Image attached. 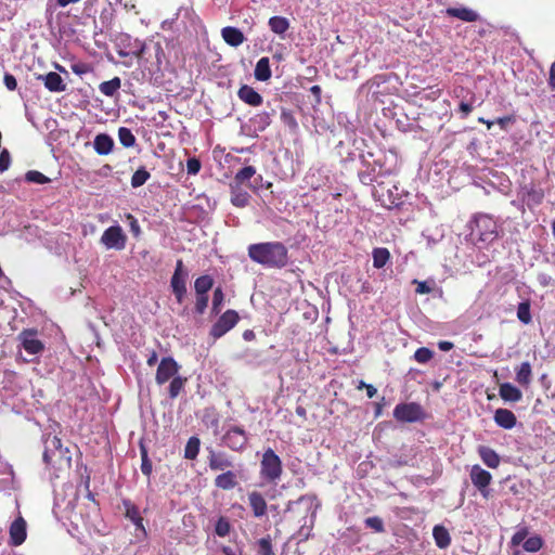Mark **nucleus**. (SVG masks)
Returning <instances> with one entry per match:
<instances>
[{"instance_id": "obj_1", "label": "nucleus", "mask_w": 555, "mask_h": 555, "mask_svg": "<svg viewBox=\"0 0 555 555\" xmlns=\"http://www.w3.org/2000/svg\"><path fill=\"white\" fill-rule=\"evenodd\" d=\"M251 261L269 269H283L288 264V249L279 241L250 244L247 248Z\"/></svg>"}, {"instance_id": "obj_2", "label": "nucleus", "mask_w": 555, "mask_h": 555, "mask_svg": "<svg viewBox=\"0 0 555 555\" xmlns=\"http://www.w3.org/2000/svg\"><path fill=\"white\" fill-rule=\"evenodd\" d=\"M43 462L52 467H63L70 465V452L63 448L62 440L57 436L48 434L44 439Z\"/></svg>"}, {"instance_id": "obj_3", "label": "nucleus", "mask_w": 555, "mask_h": 555, "mask_svg": "<svg viewBox=\"0 0 555 555\" xmlns=\"http://www.w3.org/2000/svg\"><path fill=\"white\" fill-rule=\"evenodd\" d=\"M283 465L280 456L271 449H267L260 460V477L267 482L275 483L282 476Z\"/></svg>"}, {"instance_id": "obj_4", "label": "nucleus", "mask_w": 555, "mask_h": 555, "mask_svg": "<svg viewBox=\"0 0 555 555\" xmlns=\"http://www.w3.org/2000/svg\"><path fill=\"white\" fill-rule=\"evenodd\" d=\"M393 417L401 423H415L425 418V412L417 402L399 403L393 409Z\"/></svg>"}, {"instance_id": "obj_5", "label": "nucleus", "mask_w": 555, "mask_h": 555, "mask_svg": "<svg viewBox=\"0 0 555 555\" xmlns=\"http://www.w3.org/2000/svg\"><path fill=\"white\" fill-rule=\"evenodd\" d=\"M240 321L238 313L233 309L224 311L210 328V336L218 339L232 330Z\"/></svg>"}, {"instance_id": "obj_6", "label": "nucleus", "mask_w": 555, "mask_h": 555, "mask_svg": "<svg viewBox=\"0 0 555 555\" xmlns=\"http://www.w3.org/2000/svg\"><path fill=\"white\" fill-rule=\"evenodd\" d=\"M475 231L479 241L485 243H491L498 236L496 222L488 215H479L476 217Z\"/></svg>"}, {"instance_id": "obj_7", "label": "nucleus", "mask_w": 555, "mask_h": 555, "mask_svg": "<svg viewBox=\"0 0 555 555\" xmlns=\"http://www.w3.org/2000/svg\"><path fill=\"white\" fill-rule=\"evenodd\" d=\"M186 274L182 259H178L170 280V286L178 304H182L186 295Z\"/></svg>"}, {"instance_id": "obj_8", "label": "nucleus", "mask_w": 555, "mask_h": 555, "mask_svg": "<svg viewBox=\"0 0 555 555\" xmlns=\"http://www.w3.org/2000/svg\"><path fill=\"white\" fill-rule=\"evenodd\" d=\"M180 365L172 357H165L160 360L156 374H155V382L157 385L162 386L166 384L167 382L175 378L177 375H179Z\"/></svg>"}, {"instance_id": "obj_9", "label": "nucleus", "mask_w": 555, "mask_h": 555, "mask_svg": "<svg viewBox=\"0 0 555 555\" xmlns=\"http://www.w3.org/2000/svg\"><path fill=\"white\" fill-rule=\"evenodd\" d=\"M127 242V236L124 233L121 227L119 225H112L107 228L102 236H101V243L106 248H114L117 250H121L125 248Z\"/></svg>"}, {"instance_id": "obj_10", "label": "nucleus", "mask_w": 555, "mask_h": 555, "mask_svg": "<svg viewBox=\"0 0 555 555\" xmlns=\"http://www.w3.org/2000/svg\"><path fill=\"white\" fill-rule=\"evenodd\" d=\"M469 477L473 485L479 490L480 494L485 499H488L490 495L489 485L492 481V475L480 465L476 464L472 466Z\"/></svg>"}, {"instance_id": "obj_11", "label": "nucleus", "mask_w": 555, "mask_h": 555, "mask_svg": "<svg viewBox=\"0 0 555 555\" xmlns=\"http://www.w3.org/2000/svg\"><path fill=\"white\" fill-rule=\"evenodd\" d=\"M22 347L29 354H38L43 351V343L37 338V330L26 328L18 334Z\"/></svg>"}, {"instance_id": "obj_12", "label": "nucleus", "mask_w": 555, "mask_h": 555, "mask_svg": "<svg viewBox=\"0 0 555 555\" xmlns=\"http://www.w3.org/2000/svg\"><path fill=\"white\" fill-rule=\"evenodd\" d=\"M222 439L224 444L233 451H242L248 441L245 430L240 426L231 427Z\"/></svg>"}, {"instance_id": "obj_13", "label": "nucleus", "mask_w": 555, "mask_h": 555, "mask_svg": "<svg viewBox=\"0 0 555 555\" xmlns=\"http://www.w3.org/2000/svg\"><path fill=\"white\" fill-rule=\"evenodd\" d=\"M10 534V545L11 546H20L22 545L27 538V524L26 520L18 516L9 528Z\"/></svg>"}, {"instance_id": "obj_14", "label": "nucleus", "mask_w": 555, "mask_h": 555, "mask_svg": "<svg viewBox=\"0 0 555 555\" xmlns=\"http://www.w3.org/2000/svg\"><path fill=\"white\" fill-rule=\"evenodd\" d=\"M208 466L211 470H228L233 467L230 456L220 451L209 450Z\"/></svg>"}, {"instance_id": "obj_15", "label": "nucleus", "mask_w": 555, "mask_h": 555, "mask_svg": "<svg viewBox=\"0 0 555 555\" xmlns=\"http://www.w3.org/2000/svg\"><path fill=\"white\" fill-rule=\"evenodd\" d=\"M247 496H248V505L251 508L254 517H256V518L263 517L267 514L268 504H267V501H266L264 496L262 495V493L254 490V491H250Z\"/></svg>"}, {"instance_id": "obj_16", "label": "nucleus", "mask_w": 555, "mask_h": 555, "mask_svg": "<svg viewBox=\"0 0 555 555\" xmlns=\"http://www.w3.org/2000/svg\"><path fill=\"white\" fill-rule=\"evenodd\" d=\"M38 80H41L44 87L50 92H63L66 90V83L63 78L55 72H50L46 75H39Z\"/></svg>"}, {"instance_id": "obj_17", "label": "nucleus", "mask_w": 555, "mask_h": 555, "mask_svg": "<svg viewBox=\"0 0 555 555\" xmlns=\"http://www.w3.org/2000/svg\"><path fill=\"white\" fill-rule=\"evenodd\" d=\"M237 96L244 103L250 106H259L263 102L262 95L248 85H242L237 91Z\"/></svg>"}, {"instance_id": "obj_18", "label": "nucleus", "mask_w": 555, "mask_h": 555, "mask_svg": "<svg viewBox=\"0 0 555 555\" xmlns=\"http://www.w3.org/2000/svg\"><path fill=\"white\" fill-rule=\"evenodd\" d=\"M214 483L218 489L225 491L232 490L238 485L237 474L228 469L216 476Z\"/></svg>"}, {"instance_id": "obj_19", "label": "nucleus", "mask_w": 555, "mask_h": 555, "mask_svg": "<svg viewBox=\"0 0 555 555\" xmlns=\"http://www.w3.org/2000/svg\"><path fill=\"white\" fill-rule=\"evenodd\" d=\"M222 39L231 47H238L245 41L244 34L236 27L227 26L221 29Z\"/></svg>"}, {"instance_id": "obj_20", "label": "nucleus", "mask_w": 555, "mask_h": 555, "mask_svg": "<svg viewBox=\"0 0 555 555\" xmlns=\"http://www.w3.org/2000/svg\"><path fill=\"white\" fill-rule=\"evenodd\" d=\"M93 147L99 155H107L114 149V140L106 133H99L94 138Z\"/></svg>"}, {"instance_id": "obj_21", "label": "nucleus", "mask_w": 555, "mask_h": 555, "mask_svg": "<svg viewBox=\"0 0 555 555\" xmlns=\"http://www.w3.org/2000/svg\"><path fill=\"white\" fill-rule=\"evenodd\" d=\"M494 422L504 429H512L516 425L515 414L507 409H498L494 413Z\"/></svg>"}, {"instance_id": "obj_22", "label": "nucleus", "mask_w": 555, "mask_h": 555, "mask_svg": "<svg viewBox=\"0 0 555 555\" xmlns=\"http://www.w3.org/2000/svg\"><path fill=\"white\" fill-rule=\"evenodd\" d=\"M447 15L451 17H456L463 22H476L479 20V15L477 12L473 11L468 8H448L446 10Z\"/></svg>"}, {"instance_id": "obj_23", "label": "nucleus", "mask_w": 555, "mask_h": 555, "mask_svg": "<svg viewBox=\"0 0 555 555\" xmlns=\"http://www.w3.org/2000/svg\"><path fill=\"white\" fill-rule=\"evenodd\" d=\"M499 395L504 401L518 402L522 398V392L511 383L500 385Z\"/></svg>"}, {"instance_id": "obj_24", "label": "nucleus", "mask_w": 555, "mask_h": 555, "mask_svg": "<svg viewBox=\"0 0 555 555\" xmlns=\"http://www.w3.org/2000/svg\"><path fill=\"white\" fill-rule=\"evenodd\" d=\"M124 506H125V516L135 525L137 529H140L145 533V528L143 526V518L140 515L139 508L133 503H131L129 500L124 501Z\"/></svg>"}, {"instance_id": "obj_25", "label": "nucleus", "mask_w": 555, "mask_h": 555, "mask_svg": "<svg viewBox=\"0 0 555 555\" xmlns=\"http://www.w3.org/2000/svg\"><path fill=\"white\" fill-rule=\"evenodd\" d=\"M516 372V382L527 388L529 387V385L531 384V380H532V367H531V364L526 361V362H522L518 367H516L515 370Z\"/></svg>"}, {"instance_id": "obj_26", "label": "nucleus", "mask_w": 555, "mask_h": 555, "mask_svg": "<svg viewBox=\"0 0 555 555\" xmlns=\"http://www.w3.org/2000/svg\"><path fill=\"white\" fill-rule=\"evenodd\" d=\"M478 454L488 467L496 468L500 465V456L493 449L480 446L478 448Z\"/></svg>"}, {"instance_id": "obj_27", "label": "nucleus", "mask_w": 555, "mask_h": 555, "mask_svg": "<svg viewBox=\"0 0 555 555\" xmlns=\"http://www.w3.org/2000/svg\"><path fill=\"white\" fill-rule=\"evenodd\" d=\"M433 537L436 545L441 550L449 547L451 544L450 533L447 528L441 525H436L434 527Z\"/></svg>"}, {"instance_id": "obj_28", "label": "nucleus", "mask_w": 555, "mask_h": 555, "mask_svg": "<svg viewBox=\"0 0 555 555\" xmlns=\"http://www.w3.org/2000/svg\"><path fill=\"white\" fill-rule=\"evenodd\" d=\"M255 78L259 81H267L271 78V68H270V61L269 57L263 56L258 60L256 63L255 72H254Z\"/></svg>"}, {"instance_id": "obj_29", "label": "nucleus", "mask_w": 555, "mask_h": 555, "mask_svg": "<svg viewBox=\"0 0 555 555\" xmlns=\"http://www.w3.org/2000/svg\"><path fill=\"white\" fill-rule=\"evenodd\" d=\"M231 203L233 206L243 208L246 207L249 203L250 195L241 190L240 186L231 184Z\"/></svg>"}, {"instance_id": "obj_30", "label": "nucleus", "mask_w": 555, "mask_h": 555, "mask_svg": "<svg viewBox=\"0 0 555 555\" xmlns=\"http://www.w3.org/2000/svg\"><path fill=\"white\" fill-rule=\"evenodd\" d=\"M274 111L272 113H269V112H260V113H257L254 117L250 118V124L254 126V128L257 130V131H264L271 124L272 119V115H273Z\"/></svg>"}, {"instance_id": "obj_31", "label": "nucleus", "mask_w": 555, "mask_h": 555, "mask_svg": "<svg viewBox=\"0 0 555 555\" xmlns=\"http://www.w3.org/2000/svg\"><path fill=\"white\" fill-rule=\"evenodd\" d=\"M268 25L274 34L283 36L289 28V22L284 16H272L269 18Z\"/></svg>"}, {"instance_id": "obj_32", "label": "nucleus", "mask_w": 555, "mask_h": 555, "mask_svg": "<svg viewBox=\"0 0 555 555\" xmlns=\"http://www.w3.org/2000/svg\"><path fill=\"white\" fill-rule=\"evenodd\" d=\"M121 87V80L119 77H114L111 80L103 81L99 85V90L106 96H114Z\"/></svg>"}, {"instance_id": "obj_33", "label": "nucleus", "mask_w": 555, "mask_h": 555, "mask_svg": "<svg viewBox=\"0 0 555 555\" xmlns=\"http://www.w3.org/2000/svg\"><path fill=\"white\" fill-rule=\"evenodd\" d=\"M188 383V378L181 375H177L170 380L168 387V395L170 399H176L183 390Z\"/></svg>"}, {"instance_id": "obj_34", "label": "nucleus", "mask_w": 555, "mask_h": 555, "mask_svg": "<svg viewBox=\"0 0 555 555\" xmlns=\"http://www.w3.org/2000/svg\"><path fill=\"white\" fill-rule=\"evenodd\" d=\"M373 267L376 269H382L386 266V263L390 259V253L385 247H377L373 249Z\"/></svg>"}, {"instance_id": "obj_35", "label": "nucleus", "mask_w": 555, "mask_h": 555, "mask_svg": "<svg viewBox=\"0 0 555 555\" xmlns=\"http://www.w3.org/2000/svg\"><path fill=\"white\" fill-rule=\"evenodd\" d=\"M214 286V279L210 275H201L194 282L195 294H208Z\"/></svg>"}, {"instance_id": "obj_36", "label": "nucleus", "mask_w": 555, "mask_h": 555, "mask_svg": "<svg viewBox=\"0 0 555 555\" xmlns=\"http://www.w3.org/2000/svg\"><path fill=\"white\" fill-rule=\"evenodd\" d=\"M256 173V169L253 166H245L241 170H238L233 179V184L241 186L243 184H246L250 178H253Z\"/></svg>"}, {"instance_id": "obj_37", "label": "nucleus", "mask_w": 555, "mask_h": 555, "mask_svg": "<svg viewBox=\"0 0 555 555\" xmlns=\"http://www.w3.org/2000/svg\"><path fill=\"white\" fill-rule=\"evenodd\" d=\"M317 501H318V498L313 493L302 494L295 501H288V503L286 504L285 512H292L293 506L295 504H305L307 506V509H310V508H312V506L314 505V503Z\"/></svg>"}, {"instance_id": "obj_38", "label": "nucleus", "mask_w": 555, "mask_h": 555, "mask_svg": "<svg viewBox=\"0 0 555 555\" xmlns=\"http://www.w3.org/2000/svg\"><path fill=\"white\" fill-rule=\"evenodd\" d=\"M201 440L193 436L191 437L184 449V457L188 460H195L199 453Z\"/></svg>"}, {"instance_id": "obj_39", "label": "nucleus", "mask_w": 555, "mask_h": 555, "mask_svg": "<svg viewBox=\"0 0 555 555\" xmlns=\"http://www.w3.org/2000/svg\"><path fill=\"white\" fill-rule=\"evenodd\" d=\"M530 308L529 300L521 301L517 307V318L524 324H529L532 321Z\"/></svg>"}, {"instance_id": "obj_40", "label": "nucleus", "mask_w": 555, "mask_h": 555, "mask_svg": "<svg viewBox=\"0 0 555 555\" xmlns=\"http://www.w3.org/2000/svg\"><path fill=\"white\" fill-rule=\"evenodd\" d=\"M118 139L122 146L132 147L135 144V137L129 128L120 127L118 129Z\"/></svg>"}, {"instance_id": "obj_41", "label": "nucleus", "mask_w": 555, "mask_h": 555, "mask_svg": "<svg viewBox=\"0 0 555 555\" xmlns=\"http://www.w3.org/2000/svg\"><path fill=\"white\" fill-rule=\"evenodd\" d=\"M150 172L144 167L139 168L131 177V186H142L150 179Z\"/></svg>"}, {"instance_id": "obj_42", "label": "nucleus", "mask_w": 555, "mask_h": 555, "mask_svg": "<svg viewBox=\"0 0 555 555\" xmlns=\"http://www.w3.org/2000/svg\"><path fill=\"white\" fill-rule=\"evenodd\" d=\"M543 546V540L540 535H533L528 539L522 544L525 551L530 553H535L540 551Z\"/></svg>"}, {"instance_id": "obj_43", "label": "nucleus", "mask_w": 555, "mask_h": 555, "mask_svg": "<svg viewBox=\"0 0 555 555\" xmlns=\"http://www.w3.org/2000/svg\"><path fill=\"white\" fill-rule=\"evenodd\" d=\"M257 546V555H274L270 535L259 539Z\"/></svg>"}, {"instance_id": "obj_44", "label": "nucleus", "mask_w": 555, "mask_h": 555, "mask_svg": "<svg viewBox=\"0 0 555 555\" xmlns=\"http://www.w3.org/2000/svg\"><path fill=\"white\" fill-rule=\"evenodd\" d=\"M231 531V524L224 516H220L215 526V532L218 537L224 538L229 535Z\"/></svg>"}, {"instance_id": "obj_45", "label": "nucleus", "mask_w": 555, "mask_h": 555, "mask_svg": "<svg viewBox=\"0 0 555 555\" xmlns=\"http://www.w3.org/2000/svg\"><path fill=\"white\" fill-rule=\"evenodd\" d=\"M25 180L27 182L37 183V184H46L50 182V178L44 176L42 172L37 170H29L25 175Z\"/></svg>"}, {"instance_id": "obj_46", "label": "nucleus", "mask_w": 555, "mask_h": 555, "mask_svg": "<svg viewBox=\"0 0 555 555\" xmlns=\"http://www.w3.org/2000/svg\"><path fill=\"white\" fill-rule=\"evenodd\" d=\"M434 357V351L427 347H421L414 352V359L416 362L425 364L429 362Z\"/></svg>"}, {"instance_id": "obj_47", "label": "nucleus", "mask_w": 555, "mask_h": 555, "mask_svg": "<svg viewBox=\"0 0 555 555\" xmlns=\"http://www.w3.org/2000/svg\"><path fill=\"white\" fill-rule=\"evenodd\" d=\"M153 470L152 462L149 459L146 449L141 446V472L146 477H150Z\"/></svg>"}, {"instance_id": "obj_48", "label": "nucleus", "mask_w": 555, "mask_h": 555, "mask_svg": "<svg viewBox=\"0 0 555 555\" xmlns=\"http://www.w3.org/2000/svg\"><path fill=\"white\" fill-rule=\"evenodd\" d=\"M223 301H224L223 291L221 287H217L214 291L212 309H211L215 314H218L220 312V308H221Z\"/></svg>"}, {"instance_id": "obj_49", "label": "nucleus", "mask_w": 555, "mask_h": 555, "mask_svg": "<svg viewBox=\"0 0 555 555\" xmlns=\"http://www.w3.org/2000/svg\"><path fill=\"white\" fill-rule=\"evenodd\" d=\"M364 524L367 528L373 529L377 533L383 532L385 530L384 521L378 516L367 517L364 520Z\"/></svg>"}, {"instance_id": "obj_50", "label": "nucleus", "mask_w": 555, "mask_h": 555, "mask_svg": "<svg viewBox=\"0 0 555 555\" xmlns=\"http://www.w3.org/2000/svg\"><path fill=\"white\" fill-rule=\"evenodd\" d=\"M281 120H282V122L285 126H287L291 129H296L297 126H298L295 116L288 109H282V112H281Z\"/></svg>"}, {"instance_id": "obj_51", "label": "nucleus", "mask_w": 555, "mask_h": 555, "mask_svg": "<svg viewBox=\"0 0 555 555\" xmlns=\"http://www.w3.org/2000/svg\"><path fill=\"white\" fill-rule=\"evenodd\" d=\"M208 294L202 295L196 294V301H195V311L198 314H203L208 306Z\"/></svg>"}, {"instance_id": "obj_52", "label": "nucleus", "mask_w": 555, "mask_h": 555, "mask_svg": "<svg viewBox=\"0 0 555 555\" xmlns=\"http://www.w3.org/2000/svg\"><path fill=\"white\" fill-rule=\"evenodd\" d=\"M202 168V164L198 158L191 157L186 160V171L189 175H197Z\"/></svg>"}, {"instance_id": "obj_53", "label": "nucleus", "mask_w": 555, "mask_h": 555, "mask_svg": "<svg viewBox=\"0 0 555 555\" xmlns=\"http://www.w3.org/2000/svg\"><path fill=\"white\" fill-rule=\"evenodd\" d=\"M475 99V94L472 93V101L470 102H465V101H462L460 104H459V112L461 113V118H466L472 112H473V101Z\"/></svg>"}, {"instance_id": "obj_54", "label": "nucleus", "mask_w": 555, "mask_h": 555, "mask_svg": "<svg viewBox=\"0 0 555 555\" xmlns=\"http://www.w3.org/2000/svg\"><path fill=\"white\" fill-rule=\"evenodd\" d=\"M383 190H384V188L382 185H379V189L375 190V195L378 196V199L383 203L384 206L391 208V207H397L400 205V198L389 199V202L387 203L383 198L384 197L383 192L380 193V191H383Z\"/></svg>"}, {"instance_id": "obj_55", "label": "nucleus", "mask_w": 555, "mask_h": 555, "mask_svg": "<svg viewBox=\"0 0 555 555\" xmlns=\"http://www.w3.org/2000/svg\"><path fill=\"white\" fill-rule=\"evenodd\" d=\"M11 164V156L8 150H3L0 152V172L5 171Z\"/></svg>"}, {"instance_id": "obj_56", "label": "nucleus", "mask_w": 555, "mask_h": 555, "mask_svg": "<svg viewBox=\"0 0 555 555\" xmlns=\"http://www.w3.org/2000/svg\"><path fill=\"white\" fill-rule=\"evenodd\" d=\"M70 69L73 70V73H75L76 75H85L87 73L90 72V66L87 64V63H83V62H78V63H74L70 65Z\"/></svg>"}, {"instance_id": "obj_57", "label": "nucleus", "mask_w": 555, "mask_h": 555, "mask_svg": "<svg viewBox=\"0 0 555 555\" xmlns=\"http://www.w3.org/2000/svg\"><path fill=\"white\" fill-rule=\"evenodd\" d=\"M3 82L10 91H14L17 88V80L12 74L5 73L3 76Z\"/></svg>"}, {"instance_id": "obj_58", "label": "nucleus", "mask_w": 555, "mask_h": 555, "mask_svg": "<svg viewBox=\"0 0 555 555\" xmlns=\"http://www.w3.org/2000/svg\"><path fill=\"white\" fill-rule=\"evenodd\" d=\"M528 534V530L526 528L518 530L513 537H512V543L514 545L520 544L522 541L525 542L526 537Z\"/></svg>"}, {"instance_id": "obj_59", "label": "nucleus", "mask_w": 555, "mask_h": 555, "mask_svg": "<svg viewBox=\"0 0 555 555\" xmlns=\"http://www.w3.org/2000/svg\"><path fill=\"white\" fill-rule=\"evenodd\" d=\"M425 91L424 98L431 101L437 100L441 95V89L439 88L430 87Z\"/></svg>"}, {"instance_id": "obj_60", "label": "nucleus", "mask_w": 555, "mask_h": 555, "mask_svg": "<svg viewBox=\"0 0 555 555\" xmlns=\"http://www.w3.org/2000/svg\"><path fill=\"white\" fill-rule=\"evenodd\" d=\"M413 283L417 285L416 293L417 294H429L431 292V287L426 282H421L414 280Z\"/></svg>"}, {"instance_id": "obj_61", "label": "nucleus", "mask_w": 555, "mask_h": 555, "mask_svg": "<svg viewBox=\"0 0 555 555\" xmlns=\"http://www.w3.org/2000/svg\"><path fill=\"white\" fill-rule=\"evenodd\" d=\"M537 280H538L539 284L543 287H547L553 283L552 276L546 273L538 274Z\"/></svg>"}, {"instance_id": "obj_62", "label": "nucleus", "mask_w": 555, "mask_h": 555, "mask_svg": "<svg viewBox=\"0 0 555 555\" xmlns=\"http://www.w3.org/2000/svg\"><path fill=\"white\" fill-rule=\"evenodd\" d=\"M515 121V117L509 115V116H503V117H499L495 122L501 127V129H506L507 125L508 124H512Z\"/></svg>"}, {"instance_id": "obj_63", "label": "nucleus", "mask_w": 555, "mask_h": 555, "mask_svg": "<svg viewBox=\"0 0 555 555\" xmlns=\"http://www.w3.org/2000/svg\"><path fill=\"white\" fill-rule=\"evenodd\" d=\"M127 218L130 220V227H131L132 232L134 234H139L140 233V227L138 224V220L131 214H128Z\"/></svg>"}, {"instance_id": "obj_64", "label": "nucleus", "mask_w": 555, "mask_h": 555, "mask_svg": "<svg viewBox=\"0 0 555 555\" xmlns=\"http://www.w3.org/2000/svg\"><path fill=\"white\" fill-rule=\"evenodd\" d=\"M548 86L552 90H555V62L550 68Z\"/></svg>"}]
</instances>
